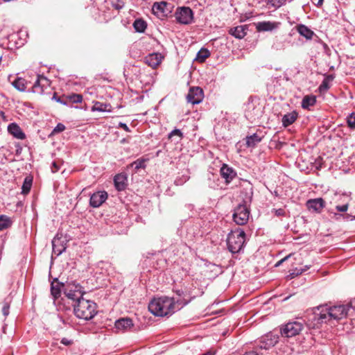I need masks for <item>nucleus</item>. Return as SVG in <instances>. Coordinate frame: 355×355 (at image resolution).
Segmentation results:
<instances>
[{"instance_id":"obj_1","label":"nucleus","mask_w":355,"mask_h":355,"mask_svg":"<svg viewBox=\"0 0 355 355\" xmlns=\"http://www.w3.org/2000/svg\"><path fill=\"white\" fill-rule=\"evenodd\" d=\"M189 301L185 299H177L168 297L154 298L148 304V309L154 315L166 316L172 315L178 310L187 304Z\"/></svg>"},{"instance_id":"obj_2","label":"nucleus","mask_w":355,"mask_h":355,"mask_svg":"<svg viewBox=\"0 0 355 355\" xmlns=\"http://www.w3.org/2000/svg\"><path fill=\"white\" fill-rule=\"evenodd\" d=\"M349 304L336 305L331 307L322 306L317 308V311L314 312L315 319L318 320V323H326L330 320H339L345 318L350 308Z\"/></svg>"},{"instance_id":"obj_3","label":"nucleus","mask_w":355,"mask_h":355,"mask_svg":"<svg viewBox=\"0 0 355 355\" xmlns=\"http://www.w3.org/2000/svg\"><path fill=\"white\" fill-rule=\"evenodd\" d=\"M73 311L78 318L85 320L93 318L97 313L96 303L83 297L78 299L77 302L73 304Z\"/></svg>"},{"instance_id":"obj_4","label":"nucleus","mask_w":355,"mask_h":355,"mask_svg":"<svg viewBox=\"0 0 355 355\" xmlns=\"http://www.w3.org/2000/svg\"><path fill=\"white\" fill-rule=\"evenodd\" d=\"M245 233L240 229L236 228L229 233L227 239L228 250L233 254L239 252L245 243Z\"/></svg>"},{"instance_id":"obj_5","label":"nucleus","mask_w":355,"mask_h":355,"mask_svg":"<svg viewBox=\"0 0 355 355\" xmlns=\"http://www.w3.org/2000/svg\"><path fill=\"white\" fill-rule=\"evenodd\" d=\"M175 20L181 24H190L193 21V12L189 7H179L175 12Z\"/></svg>"},{"instance_id":"obj_6","label":"nucleus","mask_w":355,"mask_h":355,"mask_svg":"<svg viewBox=\"0 0 355 355\" xmlns=\"http://www.w3.org/2000/svg\"><path fill=\"white\" fill-rule=\"evenodd\" d=\"M82 289L83 287L79 284L73 282H69L64 286V294L68 299L78 301V299L83 297V291Z\"/></svg>"},{"instance_id":"obj_7","label":"nucleus","mask_w":355,"mask_h":355,"mask_svg":"<svg viewBox=\"0 0 355 355\" xmlns=\"http://www.w3.org/2000/svg\"><path fill=\"white\" fill-rule=\"evenodd\" d=\"M278 339L279 336L277 334L274 332H270L259 339V340L257 343L255 349H268L269 348L273 347L278 342Z\"/></svg>"},{"instance_id":"obj_8","label":"nucleus","mask_w":355,"mask_h":355,"mask_svg":"<svg viewBox=\"0 0 355 355\" xmlns=\"http://www.w3.org/2000/svg\"><path fill=\"white\" fill-rule=\"evenodd\" d=\"M250 210L244 205H239L233 214L234 221L239 225H245L249 219Z\"/></svg>"},{"instance_id":"obj_9","label":"nucleus","mask_w":355,"mask_h":355,"mask_svg":"<svg viewBox=\"0 0 355 355\" xmlns=\"http://www.w3.org/2000/svg\"><path fill=\"white\" fill-rule=\"evenodd\" d=\"M173 6L166 1L154 3L152 10L159 18L162 19L167 17L172 12Z\"/></svg>"},{"instance_id":"obj_10","label":"nucleus","mask_w":355,"mask_h":355,"mask_svg":"<svg viewBox=\"0 0 355 355\" xmlns=\"http://www.w3.org/2000/svg\"><path fill=\"white\" fill-rule=\"evenodd\" d=\"M302 329L303 325L299 322H288L281 329V334L287 338L293 337L299 334Z\"/></svg>"},{"instance_id":"obj_11","label":"nucleus","mask_w":355,"mask_h":355,"mask_svg":"<svg viewBox=\"0 0 355 355\" xmlns=\"http://www.w3.org/2000/svg\"><path fill=\"white\" fill-rule=\"evenodd\" d=\"M204 94L202 89L199 87H193L190 88L187 96V99L189 103L195 105L201 103Z\"/></svg>"},{"instance_id":"obj_12","label":"nucleus","mask_w":355,"mask_h":355,"mask_svg":"<svg viewBox=\"0 0 355 355\" xmlns=\"http://www.w3.org/2000/svg\"><path fill=\"white\" fill-rule=\"evenodd\" d=\"M325 201L322 198L309 199L306 202V206L309 211L320 214L325 207Z\"/></svg>"},{"instance_id":"obj_13","label":"nucleus","mask_w":355,"mask_h":355,"mask_svg":"<svg viewBox=\"0 0 355 355\" xmlns=\"http://www.w3.org/2000/svg\"><path fill=\"white\" fill-rule=\"evenodd\" d=\"M107 198L106 191H97L94 193L89 200V204L92 207H100Z\"/></svg>"},{"instance_id":"obj_14","label":"nucleus","mask_w":355,"mask_h":355,"mask_svg":"<svg viewBox=\"0 0 355 355\" xmlns=\"http://www.w3.org/2000/svg\"><path fill=\"white\" fill-rule=\"evenodd\" d=\"M49 85V80L43 75H37V80L33 86L34 93L43 94L44 87Z\"/></svg>"},{"instance_id":"obj_15","label":"nucleus","mask_w":355,"mask_h":355,"mask_svg":"<svg viewBox=\"0 0 355 355\" xmlns=\"http://www.w3.org/2000/svg\"><path fill=\"white\" fill-rule=\"evenodd\" d=\"M8 132L17 139L23 140L26 139V135L16 123H11L8 125Z\"/></svg>"},{"instance_id":"obj_16","label":"nucleus","mask_w":355,"mask_h":355,"mask_svg":"<svg viewBox=\"0 0 355 355\" xmlns=\"http://www.w3.org/2000/svg\"><path fill=\"white\" fill-rule=\"evenodd\" d=\"M132 320L129 318H122L115 322V328L118 331H126L133 327Z\"/></svg>"},{"instance_id":"obj_17","label":"nucleus","mask_w":355,"mask_h":355,"mask_svg":"<svg viewBox=\"0 0 355 355\" xmlns=\"http://www.w3.org/2000/svg\"><path fill=\"white\" fill-rule=\"evenodd\" d=\"M220 173L221 177L225 180L226 183H230L236 176L235 171L227 164L223 165Z\"/></svg>"},{"instance_id":"obj_18","label":"nucleus","mask_w":355,"mask_h":355,"mask_svg":"<svg viewBox=\"0 0 355 355\" xmlns=\"http://www.w3.org/2000/svg\"><path fill=\"white\" fill-rule=\"evenodd\" d=\"M162 56L160 53H154L145 58V62L150 67L155 68L162 62Z\"/></svg>"},{"instance_id":"obj_19","label":"nucleus","mask_w":355,"mask_h":355,"mask_svg":"<svg viewBox=\"0 0 355 355\" xmlns=\"http://www.w3.org/2000/svg\"><path fill=\"white\" fill-rule=\"evenodd\" d=\"M114 186L118 191H123L126 187L127 178L125 175L118 174L114 178Z\"/></svg>"},{"instance_id":"obj_20","label":"nucleus","mask_w":355,"mask_h":355,"mask_svg":"<svg viewBox=\"0 0 355 355\" xmlns=\"http://www.w3.org/2000/svg\"><path fill=\"white\" fill-rule=\"evenodd\" d=\"M52 247L53 252L57 255H60L65 250L64 245L62 243L60 238L57 235L52 240Z\"/></svg>"},{"instance_id":"obj_21","label":"nucleus","mask_w":355,"mask_h":355,"mask_svg":"<svg viewBox=\"0 0 355 355\" xmlns=\"http://www.w3.org/2000/svg\"><path fill=\"white\" fill-rule=\"evenodd\" d=\"M247 28L245 26H238L234 28H232L229 31V33L236 38L242 39L246 35Z\"/></svg>"},{"instance_id":"obj_22","label":"nucleus","mask_w":355,"mask_h":355,"mask_svg":"<svg viewBox=\"0 0 355 355\" xmlns=\"http://www.w3.org/2000/svg\"><path fill=\"white\" fill-rule=\"evenodd\" d=\"M296 28L299 34L306 40H311L314 35L313 31L304 24H299L296 26Z\"/></svg>"},{"instance_id":"obj_23","label":"nucleus","mask_w":355,"mask_h":355,"mask_svg":"<svg viewBox=\"0 0 355 355\" xmlns=\"http://www.w3.org/2000/svg\"><path fill=\"white\" fill-rule=\"evenodd\" d=\"M65 285L59 282H53L51 284V293L53 298L58 299L61 295L62 288L64 290Z\"/></svg>"},{"instance_id":"obj_24","label":"nucleus","mask_w":355,"mask_h":355,"mask_svg":"<svg viewBox=\"0 0 355 355\" xmlns=\"http://www.w3.org/2000/svg\"><path fill=\"white\" fill-rule=\"evenodd\" d=\"M297 113L295 111L286 114L283 116L282 122L284 127H288L295 122L297 119Z\"/></svg>"},{"instance_id":"obj_25","label":"nucleus","mask_w":355,"mask_h":355,"mask_svg":"<svg viewBox=\"0 0 355 355\" xmlns=\"http://www.w3.org/2000/svg\"><path fill=\"white\" fill-rule=\"evenodd\" d=\"M277 27V24L271 21H261L258 23L257 28L259 31H270Z\"/></svg>"},{"instance_id":"obj_26","label":"nucleus","mask_w":355,"mask_h":355,"mask_svg":"<svg viewBox=\"0 0 355 355\" xmlns=\"http://www.w3.org/2000/svg\"><path fill=\"white\" fill-rule=\"evenodd\" d=\"M335 76L333 74L325 75L324 78L319 86L320 92H325L330 88V83L333 81Z\"/></svg>"},{"instance_id":"obj_27","label":"nucleus","mask_w":355,"mask_h":355,"mask_svg":"<svg viewBox=\"0 0 355 355\" xmlns=\"http://www.w3.org/2000/svg\"><path fill=\"white\" fill-rule=\"evenodd\" d=\"M261 141V137L254 133L246 137V145L248 147H254Z\"/></svg>"},{"instance_id":"obj_28","label":"nucleus","mask_w":355,"mask_h":355,"mask_svg":"<svg viewBox=\"0 0 355 355\" xmlns=\"http://www.w3.org/2000/svg\"><path fill=\"white\" fill-rule=\"evenodd\" d=\"M316 103V98L314 96H305L302 101V107L304 109H309Z\"/></svg>"},{"instance_id":"obj_29","label":"nucleus","mask_w":355,"mask_h":355,"mask_svg":"<svg viewBox=\"0 0 355 355\" xmlns=\"http://www.w3.org/2000/svg\"><path fill=\"white\" fill-rule=\"evenodd\" d=\"M111 106L109 104L96 102L92 107V111L95 112H110Z\"/></svg>"},{"instance_id":"obj_30","label":"nucleus","mask_w":355,"mask_h":355,"mask_svg":"<svg viewBox=\"0 0 355 355\" xmlns=\"http://www.w3.org/2000/svg\"><path fill=\"white\" fill-rule=\"evenodd\" d=\"M133 27L136 32L144 33L147 27V24L144 20L137 19L134 21Z\"/></svg>"},{"instance_id":"obj_31","label":"nucleus","mask_w":355,"mask_h":355,"mask_svg":"<svg viewBox=\"0 0 355 355\" xmlns=\"http://www.w3.org/2000/svg\"><path fill=\"white\" fill-rule=\"evenodd\" d=\"M33 183V178L31 177H26L24 178L22 187H21V193L27 194L29 193Z\"/></svg>"},{"instance_id":"obj_32","label":"nucleus","mask_w":355,"mask_h":355,"mask_svg":"<svg viewBox=\"0 0 355 355\" xmlns=\"http://www.w3.org/2000/svg\"><path fill=\"white\" fill-rule=\"evenodd\" d=\"M12 86L20 92H24L26 89V80L21 78H16L12 83Z\"/></svg>"},{"instance_id":"obj_33","label":"nucleus","mask_w":355,"mask_h":355,"mask_svg":"<svg viewBox=\"0 0 355 355\" xmlns=\"http://www.w3.org/2000/svg\"><path fill=\"white\" fill-rule=\"evenodd\" d=\"M210 53L207 49L202 48L197 53L196 60L199 62H203L209 58Z\"/></svg>"},{"instance_id":"obj_34","label":"nucleus","mask_w":355,"mask_h":355,"mask_svg":"<svg viewBox=\"0 0 355 355\" xmlns=\"http://www.w3.org/2000/svg\"><path fill=\"white\" fill-rule=\"evenodd\" d=\"M146 159H138L136 161L131 163L128 167H134L135 171L136 172L140 168H144L146 167L145 165Z\"/></svg>"},{"instance_id":"obj_35","label":"nucleus","mask_w":355,"mask_h":355,"mask_svg":"<svg viewBox=\"0 0 355 355\" xmlns=\"http://www.w3.org/2000/svg\"><path fill=\"white\" fill-rule=\"evenodd\" d=\"M11 220L9 217L1 215L0 216V230L8 228L11 225Z\"/></svg>"},{"instance_id":"obj_36","label":"nucleus","mask_w":355,"mask_h":355,"mask_svg":"<svg viewBox=\"0 0 355 355\" xmlns=\"http://www.w3.org/2000/svg\"><path fill=\"white\" fill-rule=\"evenodd\" d=\"M66 100L69 102L78 103H81L83 101V96L80 94H73L71 95L67 96L66 97Z\"/></svg>"},{"instance_id":"obj_37","label":"nucleus","mask_w":355,"mask_h":355,"mask_svg":"<svg viewBox=\"0 0 355 355\" xmlns=\"http://www.w3.org/2000/svg\"><path fill=\"white\" fill-rule=\"evenodd\" d=\"M286 1V0H266L267 4L274 8H279L284 4Z\"/></svg>"},{"instance_id":"obj_38","label":"nucleus","mask_w":355,"mask_h":355,"mask_svg":"<svg viewBox=\"0 0 355 355\" xmlns=\"http://www.w3.org/2000/svg\"><path fill=\"white\" fill-rule=\"evenodd\" d=\"M125 0H112V6L116 10L122 9L125 6Z\"/></svg>"},{"instance_id":"obj_39","label":"nucleus","mask_w":355,"mask_h":355,"mask_svg":"<svg viewBox=\"0 0 355 355\" xmlns=\"http://www.w3.org/2000/svg\"><path fill=\"white\" fill-rule=\"evenodd\" d=\"M347 123L350 128H355V112L352 113L348 116Z\"/></svg>"},{"instance_id":"obj_40","label":"nucleus","mask_w":355,"mask_h":355,"mask_svg":"<svg viewBox=\"0 0 355 355\" xmlns=\"http://www.w3.org/2000/svg\"><path fill=\"white\" fill-rule=\"evenodd\" d=\"M53 100L56 101L57 102L63 104V105H68V101L66 100V97H59L56 95V94H54L53 96L52 97Z\"/></svg>"},{"instance_id":"obj_41","label":"nucleus","mask_w":355,"mask_h":355,"mask_svg":"<svg viewBox=\"0 0 355 355\" xmlns=\"http://www.w3.org/2000/svg\"><path fill=\"white\" fill-rule=\"evenodd\" d=\"M65 130V125L62 123H58L57 125L54 128L53 130V133H59Z\"/></svg>"},{"instance_id":"obj_42","label":"nucleus","mask_w":355,"mask_h":355,"mask_svg":"<svg viewBox=\"0 0 355 355\" xmlns=\"http://www.w3.org/2000/svg\"><path fill=\"white\" fill-rule=\"evenodd\" d=\"M61 164H58L56 161H54L51 164V172L55 173L58 172L60 168Z\"/></svg>"},{"instance_id":"obj_43","label":"nucleus","mask_w":355,"mask_h":355,"mask_svg":"<svg viewBox=\"0 0 355 355\" xmlns=\"http://www.w3.org/2000/svg\"><path fill=\"white\" fill-rule=\"evenodd\" d=\"M305 270H302V269H295L294 270H293L288 275V277H290V279H293L295 277H297V275H300L302 273L303 271H304Z\"/></svg>"},{"instance_id":"obj_44","label":"nucleus","mask_w":355,"mask_h":355,"mask_svg":"<svg viewBox=\"0 0 355 355\" xmlns=\"http://www.w3.org/2000/svg\"><path fill=\"white\" fill-rule=\"evenodd\" d=\"M173 136H178L180 138H182V133L180 130L175 129L169 133L168 137L172 138Z\"/></svg>"},{"instance_id":"obj_45","label":"nucleus","mask_w":355,"mask_h":355,"mask_svg":"<svg viewBox=\"0 0 355 355\" xmlns=\"http://www.w3.org/2000/svg\"><path fill=\"white\" fill-rule=\"evenodd\" d=\"M348 208H349L348 204H345L343 205H337L336 207V210L340 212H346L348 210Z\"/></svg>"},{"instance_id":"obj_46","label":"nucleus","mask_w":355,"mask_h":355,"mask_svg":"<svg viewBox=\"0 0 355 355\" xmlns=\"http://www.w3.org/2000/svg\"><path fill=\"white\" fill-rule=\"evenodd\" d=\"M275 214L277 216H286V211L283 209H275Z\"/></svg>"},{"instance_id":"obj_47","label":"nucleus","mask_w":355,"mask_h":355,"mask_svg":"<svg viewBox=\"0 0 355 355\" xmlns=\"http://www.w3.org/2000/svg\"><path fill=\"white\" fill-rule=\"evenodd\" d=\"M118 127L121 128H123L125 131H126L128 132H130V128H128V126L125 123L120 122L119 123V125H118Z\"/></svg>"},{"instance_id":"obj_48","label":"nucleus","mask_w":355,"mask_h":355,"mask_svg":"<svg viewBox=\"0 0 355 355\" xmlns=\"http://www.w3.org/2000/svg\"><path fill=\"white\" fill-rule=\"evenodd\" d=\"M2 312L5 316H7L9 314V306L8 304H5L3 306Z\"/></svg>"},{"instance_id":"obj_49","label":"nucleus","mask_w":355,"mask_h":355,"mask_svg":"<svg viewBox=\"0 0 355 355\" xmlns=\"http://www.w3.org/2000/svg\"><path fill=\"white\" fill-rule=\"evenodd\" d=\"M61 343L64 345H70L72 344V340H69L66 338H63L62 340H61Z\"/></svg>"},{"instance_id":"obj_50","label":"nucleus","mask_w":355,"mask_h":355,"mask_svg":"<svg viewBox=\"0 0 355 355\" xmlns=\"http://www.w3.org/2000/svg\"><path fill=\"white\" fill-rule=\"evenodd\" d=\"M291 255H288L286 257H285L284 259H281L280 261H279L276 264H275V266H280L284 261L287 260L289 257H290Z\"/></svg>"},{"instance_id":"obj_51","label":"nucleus","mask_w":355,"mask_h":355,"mask_svg":"<svg viewBox=\"0 0 355 355\" xmlns=\"http://www.w3.org/2000/svg\"><path fill=\"white\" fill-rule=\"evenodd\" d=\"M243 355H259V354H258L257 352H256V351H250V352H246Z\"/></svg>"},{"instance_id":"obj_52","label":"nucleus","mask_w":355,"mask_h":355,"mask_svg":"<svg viewBox=\"0 0 355 355\" xmlns=\"http://www.w3.org/2000/svg\"><path fill=\"white\" fill-rule=\"evenodd\" d=\"M323 3V0H318V2L315 3V5L318 7H320Z\"/></svg>"},{"instance_id":"obj_53","label":"nucleus","mask_w":355,"mask_h":355,"mask_svg":"<svg viewBox=\"0 0 355 355\" xmlns=\"http://www.w3.org/2000/svg\"><path fill=\"white\" fill-rule=\"evenodd\" d=\"M176 293L180 297L184 294V292L182 291L178 290L176 291Z\"/></svg>"}]
</instances>
